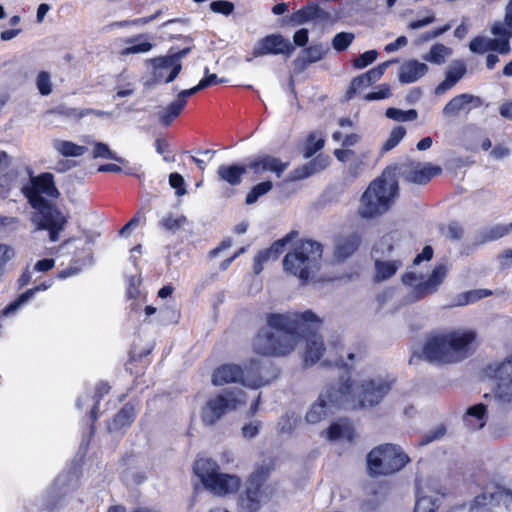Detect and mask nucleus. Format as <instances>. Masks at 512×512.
Listing matches in <instances>:
<instances>
[{
  "label": "nucleus",
  "mask_w": 512,
  "mask_h": 512,
  "mask_svg": "<svg viewBox=\"0 0 512 512\" xmlns=\"http://www.w3.org/2000/svg\"><path fill=\"white\" fill-rule=\"evenodd\" d=\"M401 170L406 181L420 185L428 183L434 175L441 172L440 167H432L429 164L422 165L421 163L403 166Z\"/></svg>",
  "instance_id": "nucleus-16"
},
{
  "label": "nucleus",
  "mask_w": 512,
  "mask_h": 512,
  "mask_svg": "<svg viewBox=\"0 0 512 512\" xmlns=\"http://www.w3.org/2000/svg\"><path fill=\"white\" fill-rule=\"evenodd\" d=\"M247 166L239 164L220 165L217 169L219 181L234 187L242 183L243 176L247 173Z\"/></svg>",
  "instance_id": "nucleus-24"
},
{
  "label": "nucleus",
  "mask_w": 512,
  "mask_h": 512,
  "mask_svg": "<svg viewBox=\"0 0 512 512\" xmlns=\"http://www.w3.org/2000/svg\"><path fill=\"white\" fill-rule=\"evenodd\" d=\"M482 105V99L469 93H462L450 99L442 109V116L451 120L457 118L461 112L469 113L472 108Z\"/></svg>",
  "instance_id": "nucleus-15"
},
{
  "label": "nucleus",
  "mask_w": 512,
  "mask_h": 512,
  "mask_svg": "<svg viewBox=\"0 0 512 512\" xmlns=\"http://www.w3.org/2000/svg\"><path fill=\"white\" fill-rule=\"evenodd\" d=\"M152 64L155 68V77L160 78L163 76V70L166 69H174V67L179 64L173 55H166L162 57H157L152 60Z\"/></svg>",
  "instance_id": "nucleus-41"
},
{
  "label": "nucleus",
  "mask_w": 512,
  "mask_h": 512,
  "mask_svg": "<svg viewBox=\"0 0 512 512\" xmlns=\"http://www.w3.org/2000/svg\"><path fill=\"white\" fill-rule=\"evenodd\" d=\"M323 433L330 441L346 440L352 442L356 436L352 423L347 419L333 422Z\"/></svg>",
  "instance_id": "nucleus-23"
},
{
  "label": "nucleus",
  "mask_w": 512,
  "mask_h": 512,
  "mask_svg": "<svg viewBox=\"0 0 512 512\" xmlns=\"http://www.w3.org/2000/svg\"><path fill=\"white\" fill-rule=\"evenodd\" d=\"M339 386H347L351 402L348 409L373 407L378 405L391 389V384L381 378L366 379L360 383L352 382L350 377L340 376Z\"/></svg>",
  "instance_id": "nucleus-5"
},
{
  "label": "nucleus",
  "mask_w": 512,
  "mask_h": 512,
  "mask_svg": "<svg viewBox=\"0 0 512 512\" xmlns=\"http://www.w3.org/2000/svg\"><path fill=\"white\" fill-rule=\"evenodd\" d=\"M247 167L255 174H261L266 171L274 172L278 177L287 169L288 163L282 162L279 158L264 155L248 163Z\"/></svg>",
  "instance_id": "nucleus-21"
},
{
  "label": "nucleus",
  "mask_w": 512,
  "mask_h": 512,
  "mask_svg": "<svg viewBox=\"0 0 512 512\" xmlns=\"http://www.w3.org/2000/svg\"><path fill=\"white\" fill-rule=\"evenodd\" d=\"M298 233L296 231H292L287 234L284 238L275 241L271 247L268 249L271 251L272 259H277L280 254H282L285 245L292 240Z\"/></svg>",
  "instance_id": "nucleus-51"
},
{
  "label": "nucleus",
  "mask_w": 512,
  "mask_h": 512,
  "mask_svg": "<svg viewBox=\"0 0 512 512\" xmlns=\"http://www.w3.org/2000/svg\"><path fill=\"white\" fill-rule=\"evenodd\" d=\"M445 428L443 426H438L434 430L430 431L420 442L421 445H426L432 441L440 439L445 434Z\"/></svg>",
  "instance_id": "nucleus-62"
},
{
  "label": "nucleus",
  "mask_w": 512,
  "mask_h": 512,
  "mask_svg": "<svg viewBox=\"0 0 512 512\" xmlns=\"http://www.w3.org/2000/svg\"><path fill=\"white\" fill-rule=\"evenodd\" d=\"M309 40V31L306 28H302L296 31L293 35V45L304 47Z\"/></svg>",
  "instance_id": "nucleus-61"
},
{
  "label": "nucleus",
  "mask_w": 512,
  "mask_h": 512,
  "mask_svg": "<svg viewBox=\"0 0 512 512\" xmlns=\"http://www.w3.org/2000/svg\"><path fill=\"white\" fill-rule=\"evenodd\" d=\"M267 327L255 335L253 350L263 356H285L298 344L302 335L319 325L320 320L312 311L271 313Z\"/></svg>",
  "instance_id": "nucleus-1"
},
{
  "label": "nucleus",
  "mask_w": 512,
  "mask_h": 512,
  "mask_svg": "<svg viewBox=\"0 0 512 512\" xmlns=\"http://www.w3.org/2000/svg\"><path fill=\"white\" fill-rule=\"evenodd\" d=\"M323 247L311 240L300 241L292 252L285 255L284 270L301 280L313 279L320 269Z\"/></svg>",
  "instance_id": "nucleus-3"
},
{
  "label": "nucleus",
  "mask_w": 512,
  "mask_h": 512,
  "mask_svg": "<svg viewBox=\"0 0 512 512\" xmlns=\"http://www.w3.org/2000/svg\"><path fill=\"white\" fill-rule=\"evenodd\" d=\"M246 403V394L241 389H225L207 400L201 410V419L207 426L216 424L222 416Z\"/></svg>",
  "instance_id": "nucleus-10"
},
{
  "label": "nucleus",
  "mask_w": 512,
  "mask_h": 512,
  "mask_svg": "<svg viewBox=\"0 0 512 512\" xmlns=\"http://www.w3.org/2000/svg\"><path fill=\"white\" fill-rule=\"evenodd\" d=\"M409 460L400 446L382 444L367 455L368 472L371 476L389 475L400 471Z\"/></svg>",
  "instance_id": "nucleus-6"
},
{
  "label": "nucleus",
  "mask_w": 512,
  "mask_h": 512,
  "mask_svg": "<svg viewBox=\"0 0 512 512\" xmlns=\"http://www.w3.org/2000/svg\"><path fill=\"white\" fill-rule=\"evenodd\" d=\"M406 134V129L403 126H397L395 127L391 132L387 139V141L384 143L382 150L387 152L392 150L394 147H396L400 141L403 139V137Z\"/></svg>",
  "instance_id": "nucleus-45"
},
{
  "label": "nucleus",
  "mask_w": 512,
  "mask_h": 512,
  "mask_svg": "<svg viewBox=\"0 0 512 512\" xmlns=\"http://www.w3.org/2000/svg\"><path fill=\"white\" fill-rule=\"evenodd\" d=\"M135 416L134 407L130 404H125L109 423V431L114 432L129 426L134 421Z\"/></svg>",
  "instance_id": "nucleus-31"
},
{
  "label": "nucleus",
  "mask_w": 512,
  "mask_h": 512,
  "mask_svg": "<svg viewBox=\"0 0 512 512\" xmlns=\"http://www.w3.org/2000/svg\"><path fill=\"white\" fill-rule=\"evenodd\" d=\"M369 86V80H367L363 74L359 75L352 80L350 88L347 92V97L351 99L355 93Z\"/></svg>",
  "instance_id": "nucleus-54"
},
{
  "label": "nucleus",
  "mask_w": 512,
  "mask_h": 512,
  "mask_svg": "<svg viewBox=\"0 0 512 512\" xmlns=\"http://www.w3.org/2000/svg\"><path fill=\"white\" fill-rule=\"evenodd\" d=\"M169 184L172 188L177 189L178 195H183L186 190L184 189V178L179 173H171L169 175Z\"/></svg>",
  "instance_id": "nucleus-60"
},
{
  "label": "nucleus",
  "mask_w": 512,
  "mask_h": 512,
  "mask_svg": "<svg viewBox=\"0 0 512 512\" xmlns=\"http://www.w3.org/2000/svg\"><path fill=\"white\" fill-rule=\"evenodd\" d=\"M49 285L42 284L40 286L34 287L32 289H28L26 292L21 294L16 300L11 302L9 305L5 307L3 310L4 315H10L17 311L24 303L28 302L37 291L48 289Z\"/></svg>",
  "instance_id": "nucleus-38"
},
{
  "label": "nucleus",
  "mask_w": 512,
  "mask_h": 512,
  "mask_svg": "<svg viewBox=\"0 0 512 512\" xmlns=\"http://www.w3.org/2000/svg\"><path fill=\"white\" fill-rule=\"evenodd\" d=\"M450 29H451V25L446 24V25H444L440 28H437L433 31L425 32L417 38V40L415 41V45H421V44L426 43L432 39H435V38L441 36L442 34L446 33L447 31H449Z\"/></svg>",
  "instance_id": "nucleus-52"
},
{
  "label": "nucleus",
  "mask_w": 512,
  "mask_h": 512,
  "mask_svg": "<svg viewBox=\"0 0 512 512\" xmlns=\"http://www.w3.org/2000/svg\"><path fill=\"white\" fill-rule=\"evenodd\" d=\"M397 60H388L381 64H379L377 67H374L370 69L368 72L364 73L363 75L367 80H369L370 86L379 81L381 77L384 75L386 69L392 64L396 63Z\"/></svg>",
  "instance_id": "nucleus-46"
},
{
  "label": "nucleus",
  "mask_w": 512,
  "mask_h": 512,
  "mask_svg": "<svg viewBox=\"0 0 512 512\" xmlns=\"http://www.w3.org/2000/svg\"><path fill=\"white\" fill-rule=\"evenodd\" d=\"M15 256L13 248L8 245L0 244V276L3 273L4 266Z\"/></svg>",
  "instance_id": "nucleus-57"
},
{
  "label": "nucleus",
  "mask_w": 512,
  "mask_h": 512,
  "mask_svg": "<svg viewBox=\"0 0 512 512\" xmlns=\"http://www.w3.org/2000/svg\"><path fill=\"white\" fill-rule=\"evenodd\" d=\"M272 188L273 183L271 181H264L255 185L246 195L245 203L247 205L256 203L261 196L267 194Z\"/></svg>",
  "instance_id": "nucleus-40"
},
{
  "label": "nucleus",
  "mask_w": 512,
  "mask_h": 512,
  "mask_svg": "<svg viewBox=\"0 0 512 512\" xmlns=\"http://www.w3.org/2000/svg\"><path fill=\"white\" fill-rule=\"evenodd\" d=\"M429 71L426 63L416 59L405 61L399 68L398 80L402 84H410L418 81Z\"/></svg>",
  "instance_id": "nucleus-20"
},
{
  "label": "nucleus",
  "mask_w": 512,
  "mask_h": 512,
  "mask_svg": "<svg viewBox=\"0 0 512 512\" xmlns=\"http://www.w3.org/2000/svg\"><path fill=\"white\" fill-rule=\"evenodd\" d=\"M328 165V158L318 156L315 159H313L311 162H309L306 165H303L300 168H297L293 170V172L290 175V180H302L305 178L310 177L313 174H316L323 169L326 168Z\"/></svg>",
  "instance_id": "nucleus-28"
},
{
  "label": "nucleus",
  "mask_w": 512,
  "mask_h": 512,
  "mask_svg": "<svg viewBox=\"0 0 512 512\" xmlns=\"http://www.w3.org/2000/svg\"><path fill=\"white\" fill-rule=\"evenodd\" d=\"M492 292L487 289H476L459 294L451 304L452 307L466 306L477 302L480 299L490 296Z\"/></svg>",
  "instance_id": "nucleus-34"
},
{
  "label": "nucleus",
  "mask_w": 512,
  "mask_h": 512,
  "mask_svg": "<svg viewBox=\"0 0 512 512\" xmlns=\"http://www.w3.org/2000/svg\"><path fill=\"white\" fill-rule=\"evenodd\" d=\"M397 193L398 185L394 181L382 178L372 181L360 199L358 214L366 219L384 214L391 207Z\"/></svg>",
  "instance_id": "nucleus-4"
},
{
  "label": "nucleus",
  "mask_w": 512,
  "mask_h": 512,
  "mask_svg": "<svg viewBox=\"0 0 512 512\" xmlns=\"http://www.w3.org/2000/svg\"><path fill=\"white\" fill-rule=\"evenodd\" d=\"M36 86L39 93L47 96L52 92L51 76L48 72L42 71L38 74L36 79Z\"/></svg>",
  "instance_id": "nucleus-49"
},
{
  "label": "nucleus",
  "mask_w": 512,
  "mask_h": 512,
  "mask_svg": "<svg viewBox=\"0 0 512 512\" xmlns=\"http://www.w3.org/2000/svg\"><path fill=\"white\" fill-rule=\"evenodd\" d=\"M193 470L203 485L217 495L234 493L240 486L237 476L220 473L218 464L212 459L196 460Z\"/></svg>",
  "instance_id": "nucleus-8"
},
{
  "label": "nucleus",
  "mask_w": 512,
  "mask_h": 512,
  "mask_svg": "<svg viewBox=\"0 0 512 512\" xmlns=\"http://www.w3.org/2000/svg\"><path fill=\"white\" fill-rule=\"evenodd\" d=\"M385 115L387 118L398 122L413 121L418 117V113L415 109L403 111L397 108H388Z\"/></svg>",
  "instance_id": "nucleus-42"
},
{
  "label": "nucleus",
  "mask_w": 512,
  "mask_h": 512,
  "mask_svg": "<svg viewBox=\"0 0 512 512\" xmlns=\"http://www.w3.org/2000/svg\"><path fill=\"white\" fill-rule=\"evenodd\" d=\"M260 426H261V422H259V421H252L248 424H245L242 427L243 437H245L247 439L254 438L255 436L258 435Z\"/></svg>",
  "instance_id": "nucleus-58"
},
{
  "label": "nucleus",
  "mask_w": 512,
  "mask_h": 512,
  "mask_svg": "<svg viewBox=\"0 0 512 512\" xmlns=\"http://www.w3.org/2000/svg\"><path fill=\"white\" fill-rule=\"evenodd\" d=\"M487 372L496 380L512 382V355L500 363L490 364Z\"/></svg>",
  "instance_id": "nucleus-33"
},
{
  "label": "nucleus",
  "mask_w": 512,
  "mask_h": 512,
  "mask_svg": "<svg viewBox=\"0 0 512 512\" xmlns=\"http://www.w3.org/2000/svg\"><path fill=\"white\" fill-rule=\"evenodd\" d=\"M402 263L400 261H375V280L376 281H384L392 277L399 267H401Z\"/></svg>",
  "instance_id": "nucleus-36"
},
{
  "label": "nucleus",
  "mask_w": 512,
  "mask_h": 512,
  "mask_svg": "<svg viewBox=\"0 0 512 512\" xmlns=\"http://www.w3.org/2000/svg\"><path fill=\"white\" fill-rule=\"evenodd\" d=\"M21 191L33 208L45 207L49 203L47 197L57 198L60 194L51 173L31 176L30 180L22 186Z\"/></svg>",
  "instance_id": "nucleus-11"
},
{
  "label": "nucleus",
  "mask_w": 512,
  "mask_h": 512,
  "mask_svg": "<svg viewBox=\"0 0 512 512\" xmlns=\"http://www.w3.org/2000/svg\"><path fill=\"white\" fill-rule=\"evenodd\" d=\"M183 109L182 102L174 101L167 107L159 110L156 116L162 125L169 126L181 114Z\"/></svg>",
  "instance_id": "nucleus-37"
},
{
  "label": "nucleus",
  "mask_w": 512,
  "mask_h": 512,
  "mask_svg": "<svg viewBox=\"0 0 512 512\" xmlns=\"http://www.w3.org/2000/svg\"><path fill=\"white\" fill-rule=\"evenodd\" d=\"M359 244L360 237L356 233L339 237L335 245V256L338 259L344 260L354 254Z\"/></svg>",
  "instance_id": "nucleus-27"
},
{
  "label": "nucleus",
  "mask_w": 512,
  "mask_h": 512,
  "mask_svg": "<svg viewBox=\"0 0 512 512\" xmlns=\"http://www.w3.org/2000/svg\"><path fill=\"white\" fill-rule=\"evenodd\" d=\"M325 348L322 337L317 333H311L306 338V351L304 355L305 365L315 364L323 355Z\"/></svg>",
  "instance_id": "nucleus-25"
},
{
  "label": "nucleus",
  "mask_w": 512,
  "mask_h": 512,
  "mask_svg": "<svg viewBox=\"0 0 512 512\" xmlns=\"http://www.w3.org/2000/svg\"><path fill=\"white\" fill-rule=\"evenodd\" d=\"M377 56L378 52L376 50L366 51L353 60V66L356 69L365 68L373 63L377 59Z\"/></svg>",
  "instance_id": "nucleus-50"
},
{
  "label": "nucleus",
  "mask_w": 512,
  "mask_h": 512,
  "mask_svg": "<svg viewBox=\"0 0 512 512\" xmlns=\"http://www.w3.org/2000/svg\"><path fill=\"white\" fill-rule=\"evenodd\" d=\"M277 377L278 371L270 361L252 359L245 367L243 386L253 389L259 388L270 384Z\"/></svg>",
  "instance_id": "nucleus-12"
},
{
  "label": "nucleus",
  "mask_w": 512,
  "mask_h": 512,
  "mask_svg": "<svg viewBox=\"0 0 512 512\" xmlns=\"http://www.w3.org/2000/svg\"><path fill=\"white\" fill-rule=\"evenodd\" d=\"M354 38V34L350 32L337 33L332 40V47L336 51H344L351 45Z\"/></svg>",
  "instance_id": "nucleus-47"
},
{
  "label": "nucleus",
  "mask_w": 512,
  "mask_h": 512,
  "mask_svg": "<svg viewBox=\"0 0 512 512\" xmlns=\"http://www.w3.org/2000/svg\"><path fill=\"white\" fill-rule=\"evenodd\" d=\"M270 471L269 464L260 465L253 471L248 479L246 491L238 499L239 512H258L262 504L270 499L272 491L265 485Z\"/></svg>",
  "instance_id": "nucleus-7"
},
{
  "label": "nucleus",
  "mask_w": 512,
  "mask_h": 512,
  "mask_svg": "<svg viewBox=\"0 0 512 512\" xmlns=\"http://www.w3.org/2000/svg\"><path fill=\"white\" fill-rule=\"evenodd\" d=\"M493 390L495 403L502 409H512V382L497 380Z\"/></svg>",
  "instance_id": "nucleus-30"
},
{
  "label": "nucleus",
  "mask_w": 512,
  "mask_h": 512,
  "mask_svg": "<svg viewBox=\"0 0 512 512\" xmlns=\"http://www.w3.org/2000/svg\"><path fill=\"white\" fill-rule=\"evenodd\" d=\"M244 377L245 370H243L239 365L225 364L215 370L212 382L214 385H224L232 382H241L243 385Z\"/></svg>",
  "instance_id": "nucleus-22"
},
{
  "label": "nucleus",
  "mask_w": 512,
  "mask_h": 512,
  "mask_svg": "<svg viewBox=\"0 0 512 512\" xmlns=\"http://www.w3.org/2000/svg\"><path fill=\"white\" fill-rule=\"evenodd\" d=\"M295 51L292 42L280 34H271L260 39L253 48V56L261 57L267 54L291 55Z\"/></svg>",
  "instance_id": "nucleus-14"
},
{
  "label": "nucleus",
  "mask_w": 512,
  "mask_h": 512,
  "mask_svg": "<svg viewBox=\"0 0 512 512\" xmlns=\"http://www.w3.org/2000/svg\"><path fill=\"white\" fill-rule=\"evenodd\" d=\"M329 51V47L323 43H317L303 49L294 60L295 69L304 71L310 64L320 61Z\"/></svg>",
  "instance_id": "nucleus-19"
},
{
  "label": "nucleus",
  "mask_w": 512,
  "mask_h": 512,
  "mask_svg": "<svg viewBox=\"0 0 512 512\" xmlns=\"http://www.w3.org/2000/svg\"><path fill=\"white\" fill-rule=\"evenodd\" d=\"M391 91L390 86L386 83H383L377 87V91L370 92L365 95V100L367 101H374V100H381L386 99L390 97Z\"/></svg>",
  "instance_id": "nucleus-53"
},
{
  "label": "nucleus",
  "mask_w": 512,
  "mask_h": 512,
  "mask_svg": "<svg viewBox=\"0 0 512 512\" xmlns=\"http://www.w3.org/2000/svg\"><path fill=\"white\" fill-rule=\"evenodd\" d=\"M186 222L187 219L184 215L174 217L172 214H168L160 221V226L174 232L181 228Z\"/></svg>",
  "instance_id": "nucleus-48"
},
{
  "label": "nucleus",
  "mask_w": 512,
  "mask_h": 512,
  "mask_svg": "<svg viewBox=\"0 0 512 512\" xmlns=\"http://www.w3.org/2000/svg\"><path fill=\"white\" fill-rule=\"evenodd\" d=\"M38 213L34 217L38 230H48L49 238L55 242L59 239V233L64 229L66 218L57 209H52L49 203L43 208H36Z\"/></svg>",
  "instance_id": "nucleus-13"
},
{
  "label": "nucleus",
  "mask_w": 512,
  "mask_h": 512,
  "mask_svg": "<svg viewBox=\"0 0 512 512\" xmlns=\"http://www.w3.org/2000/svg\"><path fill=\"white\" fill-rule=\"evenodd\" d=\"M210 9L215 13L229 15L234 11V4L224 0L213 1L210 3Z\"/></svg>",
  "instance_id": "nucleus-55"
},
{
  "label": "nucleus",
  "mask_w": 512,
  "mask_h": 512,
  "mask_svg": "<svg viewBox=\"0 0 512 512\" xmlns=\"http://www.w3.org/2000/svg\"><path fill=\"white\" fill-rule=\"evenodd\" d=\"M492 34L498 36V39L510 40L512 38V29L508 28L504 22H496L491 28Z\"/></svg>",
  "instance_id": "nucleus-56"
},
{
  "label": "nucleus",
  "mask_w": 512,
  "mask_h": 512,
  "mask_svg": "<svg viewBox=\"0 0 512 512\" xmlns=\"http://www.w3.org/2000/svg\"><path fill=\"white\" fill-rule=\"evenodd\" d=\"M463 421L470 429H481L486 424V405L479 403L469 407L463 417Z\"/></svg>",
  "instance_id": "nucleus-29"
},
{
  "label": "nucleus",
  "mask_w": 512,
  "mask_h": 512,
  "mask_svg": "<svg viewBox=\"0 0 512 512\" xmlns=\"http://www.w3.org/2000/svg\"><path fill=\"white\" fill-rule=\"evenodd\" d=\"M347 386H339L338 382L323 390L318 399L311 405L306 413L305 419L309 424H317L326 419L334 408H347L351 402Z\"/></svg>",
  "instance_id": "nucleus-9"
},
{
  "label": "nucleus",
  "mask_w": 512,
  "mask_h": 512,
  "mask_svg": "<svg viewBox=\"0 0 512 512\" xmlns=\"http://www.w3.org/2000/svg\"><path fill=\"white\" fill-rule=\"evenodd\" d=\"M334 155L340 162H350L356 157L355 152L350 149H336Z\"/></svg>",
  "instance_id": "nucleus-64"
},
{
  "label": "nucleus",
  "mask_w": 512,
  "mask_h": 512,
  "mask_svg": "<svg viewBox=\"0 0 512 512\" xmlns=\"http://www.w3.org/2000/svg\"><path fill=\"white\" fill-rule=\"evenodd\" d=\"M446 273H447V268L445 265L440 264V265L436 266L433 269V271L427 281L415 285L413 292H412L414 299L419 300L429 294L436 292L439 285L444 280Z\"/></svg>",
  "instance_id": "nucleus-17"
},
{
  "label": "nucleus",
  "mask_w": 512,
  "mask_h": 512,
  "mask_svg": "<svg viewBox=\"0 0 512 512\" xmlns=\"http://www.w3.org/2000/svg\"><path fill=\"white\" fill-rule=\"evenodd\" d=\"M467 66L463 60H454L450 63L445 79L435 88L436 95H443L452 89L466 74Z\"/></svg>",
  "instance_id": "nucleus-18"
},
{
  "label": "nucleus",
  "mask_w": 512,
  "mask_h": 512,
  "mask_svg": "<svg viewBox=\"0 0 512 512\" xmlns=\"http://www.w3.org/2000/svg\"><path fill=\"white\" fill-rule=\"evenodd\" d=\"M326 14L317 4L312 3L291 14L290 22L293 25H302L314 19H324Z\"/></svg>",
  "instance_id": "nucleus-26"
},
{
  "label": "nucleus",
  "mask_w": 512,
  "mask_h": 512,
  "mask_svg": "<svg viewBox=\"0 0 512 512\" xmlns=\"http://www.w3.org/2000/svg\"><path fill=\"white\" fill-rule=\"evenodd\" d=\"M447 234L452 240H460L463 237L464 230L460 224L453 222L449 224Z\"/></svg>",
  "instance_id": "nucleus-63"
},
{
  "label": "nucleus",
  "mask_w": 512,
  "mask_h": 512,
  "mask_svg": "<svg viewBox=\"0 0 512 512\" xmlns=\"http://www.w3.org/2000/svg\"><path fill=\"white\" fill-rule=\"evenodd\" d=\"M453 51L450 47L441 43L434 44L430 50L422 55V59L431 64L442 65L446 59L452 55Z\"/></svg>",
  "instance_id": "nucleus-32"
},
{
  "label": "nucleus",
  "mask_w": 512,
  "mask_h": 512,
  "mask_svg": "<svg viewBox=\"0 0 512 512\" xmlns=\"http://www.w3.org/2000/svg\"><path fill=\"white\" fill-rule=\"evenodd\" d=\"M438 494L439 492H437V496L421 495V490H419L414 512H435L439 507L440 497Z\"/></svg>",
  "instance_id": "nucleus-39"
},
{
  "label": "nucleus",
  "mask_w": 512,
  "mask_h": 512,
  "mask_svg": "<svg viewBox=\"0 0 512 512\" xmlns=\"http://www.w3.org/2000/svg\"><path fill=\"white\" fill-rule=\"evenodd\" d=\"M53 148L64 157H78L83 155L87 148L70 141L55 139L52 142Z\"/></svg>",
  "instance_id": "nucleus-35"
},
{
  "label": "nucleus",
  "mask_w": 512,
  "mask_h": 512,
  "mask_svg": "<svg viewBox=\"0 0 512 512\" xmlns=\"http://www.w3.org/2000/svg\"><path fill=\"white\" fill-rule=\"evenodd\" d=\"M324 146V140L319 139L314 141V136L310 135L306 146L305 157L309 158L317 151L321 150Z\"/></svg>",
  "instance_id": "nucleus-59"
},
{
  "label": "nucleus",
  "mask_w": 512,
  "mask_h": 512,
  "mask_svg": "<svg viewBox=\"0 0 512 512\" xmlns=\"http://www.w3.org/2000/svg\"><path fill=\"white\" fill-rule=\"evenodd\" d=\"M476 339L472 330H453L429 337L423 347V357L430 363L452 364L466 359Z\"/></svg>",
  "instance_id": "nucleus-2"
},
{
  "label": "nucleus",
  "mask_w": 512,
  "mask_h": 512,
  "mask_svg": "<svg viewBox=\"0 0 512 512\" xmlns=\"http://www.w3.org/2000/svg\"><path fill=\"white\" fill-rule=\"evenodd\" d=\"M495 42V40L483 36H477L471 40L469 49L473 53L484 54L485 52L491 50V44H495Z\"/></svg>",
  "instance_id": "nucleus-44"
},
{
  "label": "nucleus",
  "mask_w": 512,
  "mask_h": 512,
  "mask_svg": "<svg viewBox=\"0 0 512 512\" xmlns=\"http://www.w3.org/2000/svg\"><path fill=\"white\" fill-rule=\"evenodd\" d=\"M93 158L110 159L121 164L126 162L125 159L118 157L114 152H112L107 144L101 142L95 144L93 150Z\"/></svg>",
  "instance_id": "nucleus-43"
}]
</instances>
